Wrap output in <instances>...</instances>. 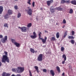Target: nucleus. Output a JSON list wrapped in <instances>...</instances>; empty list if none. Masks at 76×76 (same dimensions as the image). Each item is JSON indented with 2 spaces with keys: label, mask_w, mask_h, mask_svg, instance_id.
I'll return each mask as SVG.
<instances>
[{
  "label": "nucleus",
  "mask_w": 76,
  "mask_h": 76,
  "mask_svg": "<svg viewBox=\"0 0 76 76\" xmlns=\"http://www.w3.org/2000/svg\"><path fill=\"white\" fill-rule=\"evenodd\" d=\"M5 55H3L2 58V63H6V61L7 63H9L10 60H9V57L7 56V52H4Z\"/></svg>",
  "instance_id": "f257e3e1"
},
{
  "label": "nucleus",
  "mask_w": 76,
  "mask_h": 76,
  "mask_svg": "<svg viewBox=\"0 0 76 76\" xmlns=\"http://www.w3.org/2000/svg\"><path fill=\"white\" fill-rule=\"evenodd\" d=\"M18 70L17 71L18 73H21L23 72L24 71V67H21L20 66H18Z\"/></svg>",
  "instance_id": "f03ea898"
},
{
  "label": "nucleus",
  "mask_w": 76,
  "mask_h": 76,
  "mask_svg": "<svg viewBox=\"0 0 76 76\" xmlns=\"http://www.w3.org/2000/svg\"><path fill=\"white\" fill-rule=\"evenodd\" d=\"M18 28L21 30L22 32H25L27 31V28L25 26H23L22 27L19 26Z\"/></svg>",
  "instance_id": "7ed1b4c3"
},
{
  "label": "nucleus",
  "mask_w": 76,
  "mask_h": 76,
  "mask_svg": "<svg viewBox=\"0 0 76 76\" xmlns=\"http://www.w3.org/2000/svg\"><path fill=\"white\" fill-rule=\"evenodd\" d=\"M26 11L27 12V14L29 15V16H31L33 12V11H32V9H28V10H26Z\"/></svg>",
  "instance_id": "20e7f679"
},
{
  "label": "nucleus",
  "mask_w": 76,
  "mask_h": 76,
  "mask_svg": "<svg viewBox=\"0 0 76 76\" xmlns=\"http://www.w3.org/2000/svg\"><path fill=\"white\" fill-rule=\"evenodd\" d=\"M43 57V55L42 54H40L37 57V60L39 61H41L42 60V58Z\"/></svg>",
  "instance_id": "39448f33"
},
{
  "label": "nucleus",
  "mask_w": 76,
  "mask_h": 76,
  "mask_svg": "<svg viewBox=\"0 0 76 76\" xmlns=\"http://www.w3.org/2000/svg\"><path fill=\"white\" fill-rule=\"evenodd\" d=\"M7 40V36H5L4 38L1 39V40L2 43H5L6 42V41Z\"/></svg>",
  "instance_id": "423d86ee"
},
{
  "label": "nucleus",
  "mask_w": 76,
  "mask_h": 76,
  "mask_svg": "<svg viewBox=\"0 0 76 76\" xmlns=\"http://www.w3.org/2000/svg\"><path fill=\"white\" fill-rule=\"evenodd\" d=\"M56 9V8H55L53 7H51L50 8V12L52 13H54L55 12Z\"/></svg>",
  "instance_id": "0eeeda50"
},
{
  "label": "nucleus",
  "mask_w": 76,
  "mask_h": 76,
  "mask_svg": "<svg viewBox=\"0 0 76 76\" xmlns=\"http://www.w3.org/2000/svg\"><path fill=\"white\" fill-rule=\"evenodd\" d=\"M33 35H31V37L32 39H35V38H37V34H36V33H35V32L34 31L33 32Z\"/></svg>",
  "instance_id": "6e6552de"
},
{
  "label": "nucleus",
  "mask_w": 76,
  "mask_h": 76,
  "mask_svg": "<svg viewBox=\"0 0 76 76\" xmlns=\"http://www.w3.org/2000/svg\"><path fill=\"white\" fill-rule=\"evenodd\" d=\"M40 39L42 40V42H43V44H45V42H46V41H47V37H45V39H42V38H40Z\"/></svg>",
  "instance_id": "1a4fd4ad"
},
{
  "label": "nucleus",
  "mask_w": 76,
  "mask_h": 76,
  "mask_svg": "<svg viewBox=\"0 0 76 76\" xmlns=\"http://www.w3.org/2000/svg\"><path fill=\"white\" fill-rule=\"evenodd\" d=\"M53 3V0H50V1H47V4L48 6H50L51 3Z\"/></svg>",
  "instance_id": "9d476101"
},
{
  "label": "nucleus",
  "mask_w": 76,
  "mask_h": 76,
  "mask_svg": "<svg viewBox=\"0 0 76 76\" xmlns=\"http://www.w3.org/2000/svg\"><path fill=\"white\" fill-rule=\"evenodd\" d=\"M3 7L1 6H0V15L1 14L3 11Z\"/></svg>",
  "instance_id": "9b49d317"
},
{
  "label": "nucleus",
  "mask_w": 76,
  "mask_h": 76,
  "mask_svg": "<svg viewBox=\"0 0 76 76\" xmlns=\"http://www.w3.org/2000/svg\"><path fill=\"white\" fill-rule=\"evenodd\" d=\"M12 72H15V73H18V69L17 68H13L12 69Z\"/></svg>",
  "instance_id": "f8f14e48"
},
{
  "label": "nucleus",
  "mask_w": 76,
  "mask_h": 76,
  "mask_svg": "<svg viewBox=\"0 0 76 76\" xmlns=\"http://www.w3.org/2000/svg\"><path fill=\"white\" fill-rule=\"evenodd\" d=\"M71 3L72 4L76 5V1L75 0L72 1H71Z\"/></svg>",
  "instance_id": "ddd939ff"
},
{
  "label": "nucleus",
  "mask_w": 76,
  "mask_h": 76,
  "mask_svg": "<svg viewBox=\"0 0 76 76\" xmlns=\"http://www.w3.org/2000/svg\"><path fill=\"white\" fill-rule=\"evenodd\" d=\"M8 13L9 15H12L13 13V11L10 10H9L8 11Z\"/></svg>",
  "instance_id": "4468645a"
},
{
  "label": "nucleus",
  "mask_w": 76,
  "mask_h": 76,
  "mask_svg": "<svg viewBox=\"0 0 76 76\" xmlns=\"http://www.w3.org/2000/svg\"><path fill=\"white\" fill-rule=\"evenodd\" d=\"M14 44H15L17 47H20V44L18 43L17 42L14 43Z\"/></svg>",
  "instance_id": "2eb2a0df"
},
{
  "label": "nucleus",
  "mask_w": 76,
  "mask_h": 76,
  "mask_svg": "<svg viewBox=\"0 0 76 76\" xmlns=\"http://www.w3.org/2000/svg\"><path fill=\"white\" fill-rule=\"evenodd\" d=\"M56 9L58 10H59V11H61L63 10V8L60 7H57L56 8Z\"/></svg>",
  "instance_id": "dca6fc26"
},
{
  "label": "nucleus",
  "mask_w": 76,
  "mask_h": 76,
  "mask_svg": "<svg viewBox=\"0 0 76 76\" xmlns=\"http://www.w3.org/2000/svg\"><path fill=\"white\" fill-rule=\"evenodd\" d=\"M50 73L53 76H54V75H55L54 72V71H53V70H50Z\"/></svg>",
  "instance_id": "f3484780"
},
{
  "label": "nucleus",
  "mask_w": 76,
  "mask_h": 76,
  "mask_svg": "<svg viewBox=\"0 0 76 76\" xmlns=\"http://www.w3.org/2000/svg\"><path fill=\"white\" fill-rule=\"evenodd\" d=\"M62 58H64V60H65V61H66V55L64 54L62 56Z\"/></svg>",
  "instance_id": "a211bd4d"
},
{
  "label": "nucleus",
  "mask_w": 76,
  "mask_h": 76,
  "mask_svg": "<svg viewBox=\"0 0 76 76\" xmlns=\"http://www.w3.org/2000/svg\"><path fill=\"white\" fill-rule=\"evenodd\" d=\"M56 69L58 71V73L60 72V67L58 66H57L56 67Z\"/></svg>",
  "instance_id": "6ab92c4d"
},
{
  "label": "nucleus",
  "mask_w": 76,
  "mask_h": 76,
  "mask_svg": "<svg viewBox=\"0 0 76 76\" xmlns=\"http://www.w3.org/2000/svg\"><path fill=\"white\" fill-rule=\"evenodd\" d=\"M31 26H32V23H30L28 24L27 27L28 28H30L31 27Z\"/></svg>",
  "instance_id": "aec40b11"
},
{
  "label": "nucleus",
  "mask_w": 76,
  "mask_h": 76,
  "mask_svg": "<svg viewBox=\"0 0 76 76\" xmlns=\"http://www.w3.org/2000/svg\"><path fill=\"white\" fill-rule=\"evenodd\" d=\"M4 18L5 19H7L8 18H9V15H8V14H7L4 16Z\"/></svg>",
  "instance_id": "412c9836"
},
{
  "label": "nucleus",
  "mask_w": 76,
  "mask_h": 76,
  "mask_svg": "<svg viewBox=\"0 0 76 76\" xmlns=\"http://www.w3.org/2000/svg\"><path fill=\"white\" fill-rule=\"evenodd\" d=\"M68 38L69 39H74L75 38V37L73 36H69L68 37Z\"/></svg>",
  "instance_id": "4be33fe9"
},
{
  "label": "nucleus",
  "mask_w": 76,
  "mask_h": 76,
  "mask_svg": "<svg viewBox=\"0 0 76 76\" xmlns=\"http://www.w3.org/2000/svg\"><path fill=\"white\" fill-rule=\"evenodd\" d=\"M30 51L31 53H35V50L34 49L31 48L30 49Z\"/></svg>",
  "instance_id": "5701e85b"
},
{
  "label": "nucleus",
  "mask_w": 76,
  "mask_h": 76,
  "mask_svg": "<svg viewBox=\"0 0 76 76\" xmlns=\"http://www.w3.org/2000/svg\"><path fill=\"white\" fill-rule=\"evenodd\" d=\"M67 35V31H66L65 32L64 35V37H63L64 38H65V37H66Z\"/></svg>",
  "instance_id": "b1692460"
},
{
  "label": "nucleus",
  "mask_w": 76,
  "mask_h": 76,
  "mask_svg": "<svg viewBox=\"0 0 76 76\" xmlns=\"http://www.w3.org/2000/svg\"><path fill=\"white\" fill-rule=\"evenodd\" d=\"M4 27H6L7 28H8L9 27V26H8V24L7 23H5L4 24Z\"/></svg>",
  "instance_id": "393cba45"
},
{
  "label": "nucleus",
  "mask_w": 76,
  "mask_h": 76,
  "mask_svg": "<svg viewBox=\"0 0 76 76\" xmlns=\"http://www.w3.org/2000/svg\"><path fill=\"white\" fill-rule=\"evenodd\" d=\"M56 37L57 38H58L60 37V35H59V33L58 32L56 33Z\"/></svg>",
  "instance_id": "a878e982"
},
{
  "label": "nucleus",
  "mask_w": 76,
  "mask_h": 76,
  "mask_svg": "<svg viewBox=\"0 0 76 76\" xmlns=\"http://www.w3.org/2000/svg\"><path fill=\"white\" fill-rule=\"evenodd\" d=\"M11 40L12 41V43H14L15 44V43L16 42H15V39H11Z\"/></svg>",
  "instance_id": "bb28decb"
},
{
  "label": "nucleus",
  "mask_w": 76,
  "mask_h": 76,
  "mask_svg": "<svg viewBox=\"0 0 76 76\" xmlns=\"http://www.w3.org/2000/svg\"><path fill=\"white\" fill-rule=\"evenodd\" d=\"M71 43L72 44H75V40H74L72 39L71 40Z\"/></svg>",
  "instance_id": "cd10ccee"
},
{
  "label": "nucleus",
  "mask_w": 76,
  "mask_h": 76,
  "mask_svg": "<svg viewBox=\"0 0 76 76\" xmlns=\"http://www.w3.org/2000/svg\"><path fill=\"white\" fill-rule=\"evenodd\" d=\"M2 76H6V72H3V74H2Z\"/></svg>",
  "instance_id": "c85d7f7f"
},
{
  "label": "nucleus",
  "mask_w": 76,
  "mask_h": 76,
  "mask_svg": "<svg viewBox=\"0 0 76 76\" xmlns=\"http://www.w3.org/2000/svg\"><path fill=\"white\" fill-rule=\"evenodd\" d=\"M66 2V1L65 0H62L61 1V3L62 4H64V3H65Z\"/></svg>",
  "instance_id": "c756f323"
},
{
  "label": "nucleus",
  "mask_w": 76,
  "mask_h": 76,
  "mask_svg": "<svg viewBox=\"0 0 76 76\" xmlns=\"http://www.w3.org/2000/svg\"><path fill=\"white\" fill-rule=\"evenodd\" d=\"M20 16H21V14H20V13H18V18H19Z\"/></svg>",
  "instance_id": "7c9ffc66"
},
{
  "label": "nucleus",
  "mask_w": 76,
  "mask_h": 76,
  "mask_svg": "<svg viewBox=\"0 0 76 76\" xmlns=\"http://www.w3.org/2000/svg\"><path fill=\"white\" fill-rule=\"evenodd\" d=\"M69 13H70V14H72V13H73V10H72V9H71L70 10Z\"/></svg>",
  "instance_id": "2f4dec72"
},
{
  "label": "nucleus",
  "mask_w": 76,
  "mask_h": 76,
  "mask_svg": "<svg viewBox=\"0 0 76 76\" xmlns=\"http://www.w3.org/2000/svg\"><path fill=\"white\" fill-rule=\"evenodd\" d=\"M55 40H56V39L54 37H52L51 40V41H55Z\"/></svg>",
  "instance_id": "473e14b6"
},
{
  "label": "nucleus",
  "mask_w": 76,
  "mask_h": 76,
  "mask_svg": "<svg viewBox=\"0 0 76 76\" xmlns=\"http://www.w3.org/2000/svg\"><path fill=\"white\" fill-rule=\"evenodd\" d=\"M42 33L41 32H40L39 33V38L40 39L41 38V34Z\"/></svg>",
  "instance_id": "72a5a7b5"
},
{
  "label": "nucleus",
  "mask_w": 76,
  "mask_h": 76,
  "mask_svg": "<svg viewBox=\"0 0 76 76\" xmlns=\"http://www.w3.org/2000/svg\"><path fill=\"white\" fill-rule=\"evenodd\" d=\"M64 50V48L63 47H61V51H63Z\"/></svg>",
  "instance_id": "f704fd0d"
},
{
  "label": "nucleus",
  "mask_w": 76,
  "mask_h": 76,
  "mask_svg": "<svg viewBox=\"0 0 76 76\" xmlns=\"http://www.w3.org/2000/svg\"><path fill=\"white\" fill-rule=\"evenodd\" d=\"M63 23H64V24H65V23H66V21L65 19H64L63 21Z\"/></svg>",
  "instance_id": "c9c22d12"
},
{
  "label": "nucleus",
  "mask_w": 76,
  "mask_h": 76,
  "mask_svg": "<svg viewBox=\"0 0 76 76\" xmlns=\"http://www.w3.org/2000/svg\"><path fill=\"white\" fill-rule=\"evenodd\" d=\"M31 0H28V1L27 2V3L28 4H30V5H31V3L30 2H31Z\"/></svg>",
  "instance_id": "e433bc0d"
},
{
  "label": "nucleus",
  "mask_w": 76,
  "mask_h": 76,
  "mask_svg": "<svg viewBox=\"0 0 76 76\" xmlns=\"http://www.w3.org/2000/svg\"><path fill=\"white\" fill-rule=\"evenodd\" d=\"M72 35H75V31H72Z\"/></svg>",
  "instance_id": "4c0bfd02"
},
{
  "label": "nucleus",
  "mask_w": 76,
  "mask_h": 76,
  "mask_svg": "<svg viewBox=\"0 0 76 76\" xmlns=\"http://www.w3.org/2000/svg\"><path fill=\"white\" fill-rule=\"evenodd\" d=\"M66 3H70V1H65Z\"/></svg>",
  "instance_id": "58836bf2"
},
{
  "label": "nucleus",
  "mask_w": 76,
  "mask_h": 76,
  "mask_svg": "<svg viewBox=\"0 0 76 76\" xmlns=\"http://www.w3.org/2000/svg\"><path fill=\"white\" fill-rule=\"evenodd\" d=\"M34 68L36 69V70H38V67L35 66H34Z\"/></svg>",
  "instance_id": "ea45409f"
},
{
  "label": "nucleus",
  "mask_w": 76,
  "mask_h": 76,
  "mask_svg": "<svg viewBox=\"0 0 76 76\" xmlns=\"http://www.w3.org/2000/svg\"><path fill=\"white\" fill-rule=\"evenodd\" d=\"M10 76V74L9 73H6V76Z\"/></svg>",
  "instance_id": "a19ab883"
},
{
  "label": "nucleus",
  "mask_w": 76,
  "mask_h": 76,
  "mask_svg": "<svg viewBox=\"0 0 76 76\" xmlns=\"http://www.w3.org/2000/svg\"><path fill=\"white\" fill-rule=\"evenodd\" d=\"M43 72H45V73H46L47 72V69H44L43 70Z\"/></svg>",
  "instance_id": "79ce46f5"
},
{
  "label": "nucleus",
  "mask_w": 76,
  "mask_h": 76,
  "mask_svg": "<svg viewBox=\"0 0 76 76\" xmlns=\"http://www.w3.org/2000/svg\"><path fill=\"white\" fill-rule=\"evenodd\" d=\"M29 73H30L29 75L30 76H32V73H31V71L29 70Z\"/></svg>",
  "instance_id": "37998d69"
},
{
  "label": "nucleus",
  "mask_w": 76,
  "mask_h": 76,
  "mask_svg": "<svg viewBox=\"0 0 76 76\" xmlns=\"http://www.w3.org/2000/svg\"><path fill=\"white\" fill-rule=\"evenodd\" d=\"M32 6L33 7H35V2H33L32 3Z\"/></svg>",
  "instance_id": "c03bdc74"
},
{
  "label": "nucleus",
  "mask_w": 76,
  "mask_h": 76,
  "mask_svg": "<svg viewBox=\"0 0 76 76\" xmlns=\"http://www.w3.org/2000/svg\"><path fill=\"white\" fill-rule=\"evenodd\" d=\"M14 8L15 9L17 10V9H18V6H15Z\"/></svg>",
  "instance_id": "a18cd8bd"
},
{
  "label": "nucleus",
  "mask_w": 76,
  "mask_h": 76,
  "mask_svg": "<svg viewBox=\"0 0 76 76\" xmlns=\"http://www.w3.org/2000/svg\"><path fill=\"white\" fill-rule=\"evenodd\" d=\"M3 36L2 35H0V38H3Z\"/></svg>",
  "instance_id": "49530a36"
},
{
  "label": "nucleus",
  "mask_w": 76,
  "mask_h": 76,
  "mask_svg": "<svg viewBox=\"0 0 76 76\" xmlns=\"http://www.w3.org/2000/svg\"><path fill=\"white\" fill-rule=\"evenodd\" d=\"M53 19H51V20H50V22L51 23H53Z\"/></svg>",
  "instance_id": "de8ad7c7"
},
{
  "label": "nucleus",
  "mask_w": 76,
  "mask_h": 76,
  "mask_svg": "<svg viewBox=\"0 0 76 76\" xmlns=\"http://www.w3.org/2000/svg\"><path fill=\"white\" fill-rule=\"evenodd\" d=\"M65 60H64V61H62V64H64V63H65Z\"/></svg>",
  "instance_id": "09e8293b"
},
{
  "label": "nucleus",
  "mask_w": 76,
  "mask_h": 76,
  "mask_svg": "<svg viewBox=\"0 0 76 76\" xmlns=\"http://www.w3.org/2000/svg\"><path fill=\"white\" fill-rule=\"evenodd\" d=\"M16 76H21V75L20 74H18Z\"/></svg>",
  "instance_id": "8fccbe9b"
},
{
  "label": "nucleus",
  "mask_w": 76,
  "mask_h": 76,
  "mask_svg": "<svg viewBox=\"0 0 76 76\" xmlns=\"http://www.w3.org/2000/svg\"><path fill=\"white\" fill-rule=\"evenodd\" d=\"M2 64V63H1V62L0 61V67H1V66Z\"/></svg>",
  "instance_id": "3c124183"
},
{
  "label": "nucleus",
  "mask_w": 76,
  "mask_h": 76,
  "mask_svg": "<svg viewBox=\"0 0 76 76\" xmlns=\"http://www.w3.org/2000/svg\"><path fill=\"white\" fill-rule=\"evenodd\" d=\"M64 72H63L62 74V76H64L65 75H64Z\"/></svg>",
  "instance_id": "603ef678"
},
{
  "label": "nucleus",
  "mask_w": 76,
  "mask_h": 76,
  "mask_svg": "<svg viewBox=\"0 0 76 76\" xmlns=\"http://www.w3.org/2000/svg\"><path fill=\"white\" fill-rule=\"evenodd\" d=\"M36 70H37V73H39V71L38 70V69Z\"/></svg>",
  "instance_id": "864d4df0"
},
{
  "label": "nucleus",
  "mask_w": 76,
  "mask_h": 76,
  "mask_svg": "<svg viewBox=\"0 0 76 76\" xmlns=\"http://www.w3.org/2000/svg\"><path fill=\"white\" fill-rule=\"evenodd\" d=\"M11 76H16L14 74H12V75Z\"/></svg>",
  "instance_id": "5fc2aeb1"
},
{
  "label": "nucleus",
  "mask_w": 76,
  "mask_h": 76,
  "mask_svg": "<svg viewBox=\"0 0 76 76\" xmlns=\"http://www.w3.org/2000/svg\"><path fill=\"white\" fill-rule=\"evenodd\" d=\"M36 20H37V21H38V18H36Z\"/></svg>",
  "instance_id": "6e6d98bb"
},
{
  "label": "nucleus",
  "mask_w": 76,
  "mask_h": 76,
  "mask_svg": "<svg viewBox=\"0 0 76 76\" xmlns=\"http://www.w3.org/2000/svg\"><path fill=\"white\" fill-rule=\"evenodd\" d=\"M28 9H31V8H30L29 7H27Z\"/></svg>",
  "instance_id": "4d7b16f0"
},
{
  "label": "nucleus",
  "mask_w": 76,
  "mask_h": 76,
  "mask_svg": "<svg viewBox=\"0 0 76 76\" xmlns=\"http://www.w3.org/2000/svg\"><path fill=\"white\" fill-rule=\"evenodd\" d=\"M65 26V25L63 27H62L63 28H64Z\"/></svg>",
  "instance_id": "13d9d810"
},
{
  "label": "nucleus",
  "mask_w": 76,
  "mask_h": 76,
  "mask_svg": "<svg viewBox=\"0 0 76 76\" xmlns=\"http://www.w3.org/2000/svg\"><path fill=\"white\" fill-rule=\"evenodd\" d=\"M45 32H48V31L46 30L45 31Z\"/></svg>",
  "instance_id": "bf43d9fd"
},
{
  "label": "nucleus",
  "mask_w": 76,
  "mask_h": 76,
  "mask_svg": "<svg viewBox=\"0 0 76 76\" xmlns=\"http://www.w3.org/2000/svg\"><path fill=\"white\" fill-rule=\"evenodd\" d=\"M41 10H42V8H41Z\"/></svg>",
  "instance_id": "052dcab7"
},
{
  "label": "nucleus",
  "mask_w": 76,
  "mask_h": 76,
  "mask_svg": "<svg viewBox=\"0 0 76 76\" xmlns=\"http://www.w3.org/2000/svg\"><path fill=\"white\" fill-rule=\"evenodd\" d=\"M15 1H18V0H14Z\"/></svg>",
  "instance_id": "680f3d73"
},
{
  "label": "nucleus",
  "mask_w": 76,
  "mask_h": 76,
  "mask_svg": "<svg viewBox=\"0 0 76 76\" xmlns=\"http://www.w3.org/2000/svg\"><path fill=\"white\" fill-rule=\"evenodd\" d=\"M75 45H76V42L75 43Z\"/></svg>",
  "instance_id": "e2e57ef3"
},
{
  "label": "nucleus",
  "mask_w": 76,
  "mask_h": 76,
  "mask_svg": "<svg viewBox=\"0 0 76 76\" xmlns=\"http://www.w3.org/2000/svg\"><path fill=\"white\" fill-rule=\"evenodd\" d=\"M1 44V41H0V44Z\"/></svg>",
  "instance_id": "0e129e2a"
}]
</instances>
